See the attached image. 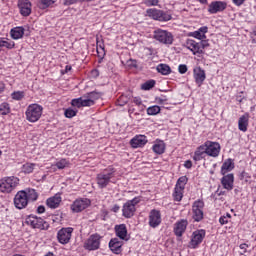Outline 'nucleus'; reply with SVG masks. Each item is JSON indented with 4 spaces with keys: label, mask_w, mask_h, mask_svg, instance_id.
Listing matches in <instances>:
<instances>
[{
    "label": "nucleus",
    "mask_w": 256,
    "mask_h": 256,
    "mask_svg": "<svg viewBox=\"0 0 256 256\" xmlns=\"http://www.w3.org/2000/svg\"><path fill=\"white\" fill-rule=\"evenodd\" d=\"M133 103H135V105H141V98H139V97H134L133 98Z\"/></svg>",
    "instance_id": "nucleus-58"
},
{
    "label": "nucleus",
    "mask_w": 256,
    "mask_h": 256,
    "mask_svg": "<svg viewBox=\"0 0 256 256\" xmlns=\"http://www.w3.org/2000/svg\"><path fill=\"white\" fill-rule=\"evenodd\" d=\"M248 127H249V113H245L238 120V129L243 133H247Z\"/></svg>",
    "instance_id": "nucleus-24"
},
{
    "label": "nucleus",
    "mask_w": 256,
    "mask_h": 256,
    "mask_svg": "<svg viewBox=\"0 0 256 256\" xmlns=\"http://www.w3.org/2000/svg\"><path fill=\"white\" fill-rule=\"evenodd\" d=\"M186 45L187 49L192 51L193 55H202L203 50H201L199 42H196L195 40H188Z\"/></svg>",
    "instance_id": "nucleus-25"
},
{
    "label": "nucleus",
    "mask_w": 256,
    "mask_h": 256,
    "mask_svg": "<svg viewBox=\"0 0 256 256\" xmlns=\"http://www.w3.org/2000/svg\"><path fill=\"white\" fill-rule=\"evenodd\" d=\"M35 167H37V164L35 163H26L22 167V171L26 174L33 173L35 171Z\"/></svg>",
    "instance_id": "nucleus-35"
},
{
    "label": "nucleus",
    "mask_w": 256,
    "mask_h": 256,
    "mask_svg": "<svg viewBox=\"0 0 256 256\" xmlns=\"http://www.w3.org/2000/svg\"><path fill=\"white\" fill-rule=\"evenodd\" d=\"M156 69L161 75H169L171 73V67L167 64H159Z\"/></svg>",
    "instance_id": "nucleus-32"
},
{
    "label": "nucleus",
    "mask_w": 256,
    "mask_h": 256,
    "mask_svg": "<svg viewBox=\"0 0 256 256\" xmlns=\"http://www.w3.org/2000/svg\"><path fill=\"white\" fill-rule=\"evenodd\" d=\"M67 165H69V162L67 161V159H61L60 161L56 162V164H55L57 169H65V167H67Z\"/></svg>",
    "instance_id": "nucleus-44"
},
{
    "label": "nucleus",
    "mask_w": 256,
    "mask_h": 256,
    "mask_svg": "<svg viewBox=\"0 0 256 256\" xmlns=\"http://www.w3.org/2000/svg\"><path fill=\"white\" fill-rule=\"evenodd\" d=\"M234 183L235 176L233 175V173L224 174L221 178V185L224 189H226V191H233Z\"/></svg>",
    "instance_id": "nucleus-17"
},
{
    "label": "nucleus",
    "mask_w": 256,
    "mask_h": 256,
    "mask_svg": "<svg viewBox=\"0 0 256 256\" xmlns=\"http://www.w3.org/2000/svg\"><path fill=\"white\" fill-rule=\"evenodd\" d=\"M54 3H57V0H40V9H47V7Z\"/></svg>",
    "instance_id": "nucleus-39"
},
{
    "label": "nucleus",
    "mask_w": 256,
    "mask_h": 256,
    "mask_svg": "<svg viewBox=\"0 0 256 256\" xmlns=\"http://www.w3.org/2000/svg\"><path fill=\"white\" fill-rule=\"evenodd\" d=\"M119 209H121V207L115 204L114 206H112L111 211H113V213H119Z\"/></svg>",
    "instance_id": "nucleus-57"
},
{
    "label": "nucleus",
    "mask_w": 256,
    "mask_h": 256,
    "mask_svg": "<svg viewBox=\"0 0 256 256\" xmlns=\"http://www.w3.org/2000/svg\"><path fill=\"white\" fill-rule=\"evenodd\" d=\"M198 31H199L202 35H205V33H207V31H209V28H207V26H204V27L199 28Z\"/></svg>",
    "instance_id": "nucleus-56"
},
{
    "label": "nucleus",
    "mask_w": 256,
    "mask_h": 256,
    "mask_svg": "<svg viewBox=\"0 0 256 256\" xmlns=\"http://www.w3.org/2000/svg\"><path fill=\"white\" fill-rule=\"evenodd\" d=\"M18 7L23 17L31 15V2L29 0H18Z\"/></svg>",
    "instance_id": "nucleus-21"
},
{
    "label": "nucleus",
    "mask_w": 256,
    "mask_h": 256,
    "mask_svg": "<svg viewBox=\"0 0 256 256\" xmlns=\"http://www.w3.org/2000/svg\"><path fill=\"white\" fill-rule=\"evenodd\" d=\"M61 203V196L55 195L54 197H50L46 200V205L50 209H57Z\"/></svg>",
    "instance_id": "nucleus-29"
},
{
    "label": "nucleus",
    "mask_w": 256,
    "mask_h": 256,
    "mask_svg": "<svg viewBox=\"0 0 256 256\" xmlns=\"http://www.w3.org/2000/svg\"><path fill=\"white\" fill-rule=\"evenodd\" d=\"M178 71L181 75H185V72L187 71V65L180 64L178 67Z\"/></svg>",
    "instance_id": "nucleus-49"
},
{
    "label": "nucleus",
    "mask_w": 256,
    "mask_h": 256,
    "mask_svg": "<svg viewBox=\"0 0 256 256\" xmlns=\"http://www.w3.org/2000/svg\"><path fill=\"white\" fill-rule=\"evenodd\" d=\"M57 241L60 243V245H67L71 241V237H73V228L72 227H66L61 228L57 232Z\"/></svg>",
    "instance_id": "nucleus-8"
},
{
    "label": "nucleus",
    "mask_w": 256,
    "mask_h": 256,
    "mask_svg": "<svg viewBox=\"0 0 256 256\" xmlns=\"http://www.w3.org/2000/svg\"><path fill=\"white\" fill-rule=\"evenodd\" d=\"M11 113V106H9V103L3 102L0 105V115H9Z\"/></svg>",
    "instance_id": "nucleus-34"
},
{
    "label": "nucleus",
    "mask_w": 256,
    "mask_h": 256,
    "mask_svg": "<svg viewBox=\"0 0 256 256\" xmlns=\"http://www.w3.org/2000/svg\"><path fill=\"white\" fill-rule=\"evenodd\" d=\"M101 245V236L99 234L91 235L84 243L85 249L88 251H96Z\"/></svg>",
    "instance_id": "nucleus-12"
},
{
    "label": "nucleus",
    "mask_w": 256,
    "mask_h": 256,
    "mask_svg": "<svg viewBox=\"0 0 256 256\" xmlns=\"http://www.w3.org/2000/svg\"><path fill=\"white\" fill-rule=\"evenodd\" d=\"M206 149V155L209 157H219V153L221 151V145L217 142L207 141L204 144Z\"/></svg>",
    "instance_id": "nucleus-14"
},
{
    "label": "nucleus",
    "mask_w": 256,
    "mask_h": 256,
    "mask_svg": "<svg viewBox=\"0 0 256 256\" xmlns=\"http://www.w3.org/2000/svg\"><path fill=\"white\" fill-rule=\"evenodd\" d=\"M249 247L248 244H240V249H241V252H240V255H245V253H247V248Z\"/></svg>",
    "instance_id": "nucleus-50"
},
{
    "label": "nucleus",
    "mask_w": 256,
    "mask_h": 256,
    "mask_svg": "<svg viewBox=\"0 0 256 256\" xmlns=\"http://www.w3.org/2000/svg\"><path fill=\"white\" fill-rule=\"evenodd\" d=\"M109 247L112 253H115V255H120V253L123 251V241L119 240V238H112L109 242Z\"/></svg>",
    "instance_id": "nucleus-20"
},
{
    "label": "nucleus",
    "mask_w": 256,
    "mask_h": 256,
    "mask_svg": "<svg viewBox=\"0 0 256 256\" xmlns=\"http://www.w3.org/2000/svg\"><path fill=\"white\" fill-rule=\"evenodd\" d=\"M250 37H251L252 43H256V26L254 30L251 32Z\"/></svg>",
    "instance_id": "nucleus-53"
},
{
    "label": "nucleus",
    "mask_w": 256,
    "mask_h": 256,
    "mask_svg": "<svg viewBox=\"0 0 256 256\" xmlns=\"http://www.w3.org/2000/svg\"><path fill=\"white\" fill-rule=\"evenodd\" d=\"M146 13H147L148 17H150L151 19H154L155 21L167 22V21H171V19H173L171 14H169L163 10H159V9H155V8L148 9L146 11Z\"/></svg>",
    "instance_id": "nucleus-5"
},
{
    "label": "nucleus",
    "mask_w": 256,
    "mask_h": 256,
    "mask_svg": "<svg viewBox=\"0 0 256 256\" xmlns=\"http://www.w3.org/2000/svg\"><path fill=\"white\" fill-rule=\"evenodd\" d=\"M44 211H45V206H43V205L38 206V208H37V213L41 214V213H43Z\"/></svg>",
    "instance_id": "nucleus-59"
},
{
    "label": "nucleus",
    "mask_w": 256,
    "mask_h": 256,
    "mask_svg": "<svg viewBox=\"0 0 256 256\" xmlns=\"http://www.w3.org/2000/svg\"><path fill=\"white\" fill-rule=\"evenodd\" d=\"M12 99L15 101H21L23 97H25L24 93L22 91L13 92L11 94Z\"/></svg>",
    "instance_id": "nucleus-45"
},
{
    "label": "nucleus",
    "mask_w": 256,
    "mask_h": 256,
    "mask_svg": "<svg viewBox=\"0 0 256 256\" xmlns=\"http://www.w3.org/2000/svg\"><path fill=\"white\" fill-rule=\"evenodd\" d=\"M116 237L122 241H127V226L125 224H120L115 226Z\"/></svg>",
    "instance_id": "nucleus-26"
},
{
    "label": "nucleus",
    "mask_w": 256,
    "mask_h": 256,
    "mask_svg": "<svg viewBox=\"0 0 256 256\" xmlns=\"http://www.w3.org/2000/svg\"><path fill=\"white\" fill-rule=\"evenodd\" d=\"M165 142L163 140H158L153 145L152 149L156 155H163L165 153Z\"/></svg>",
    "instance_id": "nucleus-31"
},
{
    "label": "nucleus",
    "mask_w": 256,
    "mask_h": 256,
    "mask_svg": "<svg viewBox=\"0 0 256 256\" xmlns=\"http://www.w3.org/2000/svg\"><path fill=\"white\" fill-rule=\"evenodd\" d=\"M240 179L242 181H249V179H251V176H249V173L243 171L241 174H240Z\"/></svg>",
    "instance_id": "nucleus-47"
},
{
    "label": "nucleus",
    "mask_w": 256,
    "mask_h": 256,
    "mask_svg": "<svg viewBox=\"0 0 256 256\" xmlns=\"http://www.w3.org/2000/svg\"><path fill=\"white\" fill-rule=\"evenodd\" d=\"M184 167L186 169H191L193 167V162H191V160H187L185 163H184Z\"/></svg>",
    "instance_id": "nucleus-55"
},
{
    "label": "nucleus",
    "mask_w": 256,
    "mask_h": 256,
    "mask_svg": "<svg viewBox=\"0 0 256 256\" xmlns=\"http://www.w3.org/2000/svg\"><path fill=\"white\" fill-rule=\"evenodd\" d=\"M149 225L155 229L161 225V212L159 210H152L149 214Z\"/></svg>",
    "instance_id": "nucleus-18"
},
{
    "label": "nucleus",
    "mask_w": 256,
    "mask_h": 256,
    "mask_svg": "<svg viewBox=\"0 0 256 256\" xmlns=\"http://www.w3.org/2000/svg\"><path fill=\"white\" fill-rule=\"evenodd\" d=\"M86 95H88L89 99H91V101H93L94 105L95 102L98 99H101V96L103 95L101 92H97V91H92L90 93H86Z\"/></svg>",
    "instance_id": "nucleus-36"
},
{
    "label": "nucleus",
    "mask_w": 256,
    "mask_h": 256,
    "mask_svg": "<svg viewBox=\"0 0 256 256\" xmlns=\"http://www.w3.org/2000/svg\"><path fill=\"white\" fill-rule=\"evenodd\" d=\"M187 181H189V179L187 178V176H182L177 180L176 183V187L181 188V189H185V185H187Z\"/></svg>",
    "instance_id": "nucleus-37"
},
{
    "label": "nucleus",
    "mask_w": 256,
    "mask_h": 256,
    "mask_svg": "<svg viewBox=\"0 0 256 256\" xmlns=\"http://www.w3.org/2000/svg\"><path fill=\"white\" fill-rule=\"evenodd\" d=\"M203 239H205V230H196L192 234V238L190 241V245L193 249L197 247V245H200V243H203Z\"/></svg>",
    "instance_id": "nucleus-16"
},
{
    "label": "nucleus",
    "mask_w": 256,
    "mask_h": 256,
    "mask_svg": "<svg viewBox=\"0 0 256 256\" xmlns=\"http://www.w3.org/2000/svg\"><path fill=\"white\" fill-rule=\"evenodd\" d=\"M72 107H77V109H81V107H93L95 105L93 100H91L87 94H84L82 97L72 99L71 101Z\"/></svg>",
    "instance_id": "nucleus-13"
},
{
    "label": "nucleus",
    "mask_w": 256,
    "mask_h": 256,
    "mask_svg": "<svg viewBox=\"0 0 256 256\" xmlns=\"http://www.w3.org/2000/svg\"><path fill=\"white\" fill-rule=\"evenodd\" d=\"M26 225H30L33 229H48L49 224L41 217L30 215L26 218Z\"/></svg>",
    "instance_id": "nucleus-9"
},
{
    "label": "nucleus",
    "mask_w": 256,
    "mask_h": 256,
    "mask_svg": "<svg viewBox=\"0 0 256 256\" xmlns=\"http://www.w3.org/2000/svg\"><path fill=\"white\" fill-rule=\"evenodd\" d=\"M93 75H95L96 77H99V71L98 70H94L92 71Z\"/></svg>",
    "instance_id": "nucleus-62"
},
{
    "label": "nucleus",
    "mask_w": 256,
    "mask_h": 256,
    "mask_svg": "<svg viewBox=\"0 0 256 256\" xmlns=\"http://www.w3.org/2000/svg\"><path fill=\"white\" fill-rule=\"evenodd\" d=\"M193 73L195 82L197 83V85H199V87H201V85H203V81H205V79L207 78V76L205 75V70L201 69V67H196L194 68Z\"/></svg>",
    "instance_id": "nucleus-23"
},
{
    "label": "nucleus",
    "mask_w": 256,
    "mask_h": 256,
    "mask_svg": "<svg viewBox=\"0 0 256 256\" xmlns=\"http://www.w3.org/2000/svg\"><path fill=\"white\" fill-rule=\"evenodd\" d=\"M43 115V106L39 104H31L26 109V119L30 123H37L38 119H41Z\"/></svg>",
    "instance_id": "nucleus-2"
},
{
    "label": "nucleus",
    "mask_w": 256,
    "mask_h": 256,
    "mask_svg": "<svg viewBox=\"0 0 256 256\" xmlns=\"http://www.w3.org/2000/svg\"><path fill=\"white\" fill-rule=\"evenodd\" d=\"M203 207H205V202H203L202 200H197L193 203L192 217L197 223H199V221H202L203 219Z\"/></svg>",
    "instance_id": "nucleus-10"
},
{
    "label": "nucleus",
    "mask_w": 256,
    "mask_h": 256,
    "mask_svg": "<svg viewBox=\"0 0 256 256\" xmlns=\"http://www.w3.org/2000/svg\"><path fill=\"white\" fill-rule=\"evenodd\" d=\"M190 37H194L195 39H199L200 41H203V39H207V36L205 34H202L199 30L192 32L190 34Z\"/></svg>",
    "instance_id": "nucleus-41"
},
{
    "label": "nucleus",
    "mask_w": 256,
    "mask_h": 256,
    "mask_svg": "<svg viewBox=\"0 0 256 256\" xmlns=\"http://www.w3.org/2000/svg\"><path fill=\"white\" fill-rule=\"evenodd\" d=\"M4 44H3V38H0V51H3Z\"/></svg>",
    "instance_id": "nucleus-61"
},
{
    "label": "nucleus",
    "mask_w": 256,
    "mask_h": 256,
    "mask_svg": "<svg viewBox=\"0 0 256 256\" xmlns=\"http://www.w3.org/2000/svg\"><path fill=\"white\" fill-rule=\"evenodd\" d=\"M202 5H207V0H198Z\"/></svg>",
    "instance_id": "nucleus-63"
},
{
    "label": "nucleus",
    "mask_w": 256,
    "mask_h": 256,
    "mask_svg": "<svg viewBox=\"0 0 256 256\" xmlns=\"http://www.w3.org/2000/svg\"><path fill=\"white\" fill-rule=\"evenodd\" d=\"M219 223H220L221 225H227V223H229V218L226 217V216H222V217H220V219H219Z\"/></svg>",
    "instance_id": "nucleus-52"
},
{
    "label": "nucleus",
    "mask_w": 256,
    "mask_h": 256,
    "mask_svg": "<svg viewBox=\"0 0 256 256\" xmlns=\"http://www.w3.org/2000/svg\"><path fill=\"white\" fill-rule=\"evenodd\" d=\"M5 91V84L0 83V93H3Z\"/></svg>",
    "instance_id": "nucleus-60"
},
{
    "label": "nucleus",
    "mask_w": 256,
    "mask_h": 256,
    "mask_svg": "<svg viewBox=\"0 0 256 256\" xmlns=\"http://www.w3.org/2000/svg\"><path fill=\"white\" fill-rule=\"evenodd\" d=\"M183 191H185V189L175 186L173 193L174 201L179 202L181 199H183Z\"/></svg>",
    "instance_id": "nucleus-33"
},
{
    "label": "nucleus",
    "mask_w": 256,
    "mask_h": 256,
    "mask_svg": "<svg viewBox=\"0 0 256 256\" xmlns=\"http://www.w3.org/2000/svg\"><path fill=\"white\" fill-rule=\"evenodd\" d=\"M19 185V178L11 176L0 180V191L2 193H11Z\"/></svg>",
    "instance_id": "nucleus-4"
},
{
    "label": "nucleus",
    "mask_w": 256,
    "mask_h": 256,
    "mask_svg": "<svg viewBox=\"0 0 256 256\" xmlns=\"http://www.w3.org/2000/svg\"><path fill=\"white\" fill-rule=\"evenodd\" d=\"M130 144L134 149H137L138 147H144V145H147V136L137 135L131 139Z\"/></svg>",
    "instance_id": "nucleus-22"
},
{
    "label": "nucleus",
    "mask_w": 256,
    "mask_h": 256,
    "mask_svg": "<svg viewBox=\"0 0 256 256\" xmlns=\"http://www.w3.org/2000/svg\"><path fill=\"white\" fill-rule=\"evenodd\" d=\"M164 101H165L164 99H161V98L158 99V103H163Z\"/></svg>",
    "instance_id": "nucleus-64"
},
{
    "label": "nucleus",
    "mask_w": 256,
    "mask_h": 256,
    "mask_svg": "<svg viewBox=\"0 0 256 256\" xmlns=\"http://www.w3.org/2000/svg\"><path fill=\"white\" fill-rule=\"evenodd\" d=\"M200 44V48H201V51H203V49H207V47H209V41L208 40H201L199 42Z\"/></svg>",
    "instance_id": "nucleus-48"
},
{
    "label": "nucleus",
    "mask_w": 256,
    "mask_h": 256,
    "mask_svg": "<svg viewBox=\"0 0 256 256\" xmlns=\"http://www.w3.org/2000/svg\"><path fill=\"white\" fill-rule=\"evenodd\" d=\"M114 177H115L114 168H109L104 172L99 173L96 177L98 187H100V189H105V187H107V185L111 183V179Z\"/></svg>",
    "instance_id": "nucleus-3"
},
{
    "label": "nucleus",
    "mask_w": 256,
    "mask_h": 256,
    "mask_svg": "<svg viewBox=\"0 0 256 256\" xmlns=\"http://www.w3.org/2000/svg\"><path fill=\"white\" fill-rule=\"evenodd\" d=\"M75 3H81V0H64V5H75Z\"/></svg>",
    "instance_id": "nucleus-51"
},
{
    "label": "nucleus",
    "mask_w": 256,
    "mask_h": 256,
    "mask_svg": "<svg viewBox=\"0 0 256 256\" xmlns=\"http://www.w3.org/2000/svg\"><path fill=\"white\" fill-rule=\"evenodd\" d=\"M140 202H141V198H137V197L132 200H128L123 205V208H122L123 217H125L126 219H131V217L135 215V211H137V209L135 208V205H137Z\"/></svg>",
    "instance_id": "nucleus-7"
},
{
    "label": "nucleus",
    "mask_w": 256,
    "mask_h": 256,
    "mask_svg": "<svg viewBox=\"0 0 256 256\" xmlns=\"http://www.w3.org/2000/svg\"><path fill=\"white\" fill-rule=\"evenodd\" d=\"M187 225H189V222L186 219H182L174 224V234L176 237H183V233L187 231Z\"/></svg>",
    "instance_id": "nucleus-19"
},
{
    "label": "nucleus",
    "mask_w": 256,
    "mask_h": 256,
    "mask_svg": "<svg viewBox=\"0 0 256 256\" xmlns=\"http://www.w3.org/2000/svg\"><path fill=\"white\" fill-rule=\"evenodd\" d=\"M10 35L12 39H21L25 35V28H23L22 26L15 27L10 31Z\"/></svg>",
    "instance_id": "nucleus-30"
},
{
    "label": "nucleus",
    "mask_w": 256,
    "mask_h": 256,
    "mask_svg": "<svg viewBox=\"0 0 256 256\" xmlns=\"http://www.w3.org/2000/svg\"><path fill=\"white\" fill-rule=\"evenodd\" d=\"M153 87H155V80H149L142 84L141 89H143V91H149L150 89H153Z\"/></svg>",
    "instance_id": "nucleus-38"
},
{
    "label": "nucleus",
    "mask_w": 256,
    "mask_h": 256,
    "mask_svg": "<svg viewBox=\"0 0 256 256\" xmlns=\"http://www.w3.org/2000/svg\"><path fill=\"white\" fill-rule=\"evenodd\" d=\"M39 194L33 188H27L17 192L14 197V205L16 209H25L29 205V201H35L38 199Z\"/></svg>",
    "instance_id": "nucleus-1"
},
{
    "label": "nucleus",
    "mask_w": 256,
    "mask_h": 256,
    "mask_svg": "<svg viewBox=\"0 0 256 256\" xmlns=\"http://www.w3.org/2000/svg\"><path fill=\"white\" fill-rule=\"evenodd\" d=\"M206 155H207V149L203 144L196 149L193 159L195 161H201L202 159H205Z\"/></svg>",
    "instance_id": "nucleus-28"
},
{
    "label": "nucleus",
    "mask_w": 256,
    "mask_h": 256,
    "mask_svg": "<svg viewBox=\"0 0 256 256\" xmlns=\"http://www.w3.org/2000/svg\"><path fill=\"white\" fill-rule=\"evenodd\" d=\"M147 113H148V115H158V113H161V107H159L157 105L149 107L147 109Z\"/></svg>",
    "instance_id": "nucleus-40"
},
{
    "label": "nucleus",
    "mask_w": 256,
    "mask_h": 256,
    "mask_svg": "<svg viewBox=\"0 0 256 256\" xmlns=\"http://www.w3.org/2000/svg\"><path fill=\"white\" fill-rule=\"evenodd\" d=\"M3 45L4 49H14L15 48V42L14 41H9L5 38H3Z\"/></svg>",
    "instance_id": "nucleus-42"
},
{
    "label": "nucleus",
    "mask_w": 256,
    "mask_h": 256,
    "mask_svg": "<svg viewBox=\"0 0 256 256\" xmlns=\"http://www.w3.org/2000/svg\"><path fill=\"white\" fill-rule=\"evenodd\" d=\"M154 39L163 45H173V34L163 29L154 31Z\"/></svg>",
    "instance_id": "nucleus-6"
},
{
    "label": "nucleus",
    "mask_w": 256,
    "mask_h": 256,
    "mask_svg": "<svg viewBox=\"0 0 256 256\" xmlns=\"http://www.w3.org/2000/svg\"><path fill=\"white\" fill-rule=\"evenodd\" d=\"M64 115L67 119H71L77 115V111L73 110V108H68L65 110Z\"/></svg>",
    "instance_id": "nucleus-43"
},
{
    "label": "nucleus",
    "mask_w": 256,
    "mask_h": 256,
    "mask_svg": "<svg viewBox=\"0 0 256 256\" xmlns=\"http://www.w3.org/2000/svg\"><path fill=\"white\" fill-rule=\"evenodd\" d=\"M234 5H236V7H241V5H243V3H245L246 0H232Z\"/></svg>",
    "instance_id": "nucleus-54"
},
{
    "label": "nucleus",
    "mask_w": 256,
    "mask_h": 256,
    "mask_svg": "<svg viewBox=\"0 0 256 256\" xmlns=\"http://www.w3.org/2000/svg\"><path fill=\"white\" fill-rule=\"evenodd\" d=\"M144 4L147 7H156V5H159V0H144Z\"/></svg>",
    "instance_id": "nucleus-46"
},
{
    "label": "nucleus",
    "mask_w": 256,
    "mask_h": 256,
    "mask_svg": "<svg viewBox=\"0 0 256 256\" xmlns=\"http://www.w3.org/2000/svg\"><path fill=\"white\" fill-rule=\"evenodd\" d=\"M89 205H91V200L88 198L76 199L71 205V210L73 213H81V211H85Z\"/></svg>",
    "instance_id": "nucleus-11"
},
{
    "label": "nucleus",
    "mask_w": 256,
    "mask_h": 256,
    "mask_svg": "<svg viewBox=\"0 0 256 256\" xmlns=\"http://www.w3.org/2000/svg\"><path fill=\"white\" fill-rule=\"evenodd\" d=\"M234 169L235 163L233 162V159L229 158L226 161H224L221 166V175H227V173L233 171Z\"/></svg>",
    "instance_id": "nucleus-27"
},
{
    "label": "nucleus",
    "mask_w": 256,
    "mask_h": 256,
    "mask_svg": "<svg viewBox=\"0 0 256 256\" xmlns=\"http://www.w3.org/2000/svg\"><path fill=\"white\" fill-rule=\"evenodd\" d=\"M227 9V3L222 1H213L208 6V12L211 15H215L216 13H221V11H225Z\"/></svg>",
    "instance_id": "nucleus-15"
}]
</instances>
